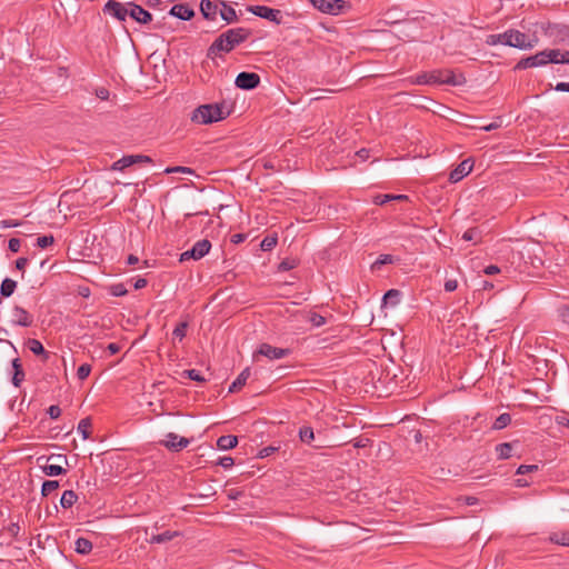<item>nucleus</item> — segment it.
<instances>
[{"instance_id":"16","label":"nucleus","mask_w":569,"mask_h":569,"mask_svg":"<svg viewBox=\"0 0 569 569\" xmlns=\"http://www.w3.org/2000/svg\"><path fill=\"white\" fill-rule=\"evenodd\" d=\"M11 321L16 326L30 327L33 323V317L24 308L14 306L11 311Z\"/></svg>"},{"instance_id":"10","label":"nucleus","mask_w":569,"mask_h":569,"mask_svg":"<svg viewBox=\"0 0 569 569\" xmlns=\"http://www.w3.org/2000/svg\"><path fill=\"white\" fill-rule=\"evenodd\" d=\"M291 353L289 348L273 347L269 343H261L254 353V358L263 356L269 360H278L288 357Z\"/></svg>"},{"instance_id":"35","label":"nucleus","mask_w":569,"mask_h":569,"mask_svg":"<svg viewBox=\"0 0 569 569\" xmlns=\"http://www.w3.org/2000/svg\"><path fill=\"white\" fill-rule=\"evenodd\" d=\"M510 422H511V416L509 413L505 412L496 418L492 428L496 430H501V429L506 428L507 426H509Z\"/></svg>"},{"instance_id":"7","label":"nucleus","mask_w":569,"mask_h":569,"mask_svg":"<svg viewBox=\"0 0 569 569\" xmlns=\"http://www.w3.org/2000/svg\"><path fill=\"white\" fill-rule=\"evenodd\" d=\"M248 11L276 24L282 23L283 16L279 9H273L267 6H250L248 7Z\"/></svg>"},{"instance_id":"47","label":"nucleus","mask_w":569,"mask_h":569,"mask_svg":"<svg viewBox=\"0 0 569 569\" xmlns=\"http://www.w3.org/2000/svg\"><path fill=\"white\" fill-rule=\"evenodd\" d=\"M309 322L313 326V327H321L323 325H326V318L319 313H311L310 317H309Z\"/></svg>"},{"instance_id":"51","label":"nucleus","mask_w":569,"mask_h":569,"mask_svg":"<svg viewBox=\"0 0 569 569\" xmlns=\"http://www.w3.org/2000/svg\"><path fill=\"white\" fill-rule=\"evenodd\" d=\"M218 465L224 469L231 468L234 465V460L230 456L221 457L218 461Z\"/></svg>"},{"instance_id":"1","label":"nucleus","mask_w":569,"mask_h":569,"mask_svg":"<svg viewBox=\"0 0 569 569\" xmlns=\"http://www.w3.org/2000/svg\"><path fill=\"white\" fill-rule=\"evenodd\" d=\"M251 32L249 29L239 27L222 32L208 48L207 58L214 59L220 53H229L237 46L244 42Z\"/></svg>"},{"instance_id":"5","label":"nucleus","mask_w":569,"mask_h":569,"mask_svg":"<svg viewBox=\"0 0 569 569\" xmlns=\"http://www.w3.org/2000/svg\"><path fill=\"white\" fill-rule=\"evenodd\" d=\"M37 462L42 469V472L48 477H57L67 473V470L61 466V462L68 465V458L64 455H50L48 457H39Z\"/></svg>"},{"instance_id":"52","label":"nucleus","mask_w":569,"mask_h":569,"mask_svg":"<svg viewBox=\"0 0 569 569\" xmlns=\"http://www.w3.org/2000/svg\"><path fill=\"white\" fill-rule=\"evenodd\" d=\"M94 94L101 100H108L110 98V91L104 87L97 88Z\"/></svg>"},{"instance_id":"58","label":"nucleus","mask_w":569,"mask_h":569,"mask_svg":"<svg viewBox=\"0 0 569 569\" xmlns=\"http://www.w3.org/2000/svg\"><path fill=\"white\" fill-rule=\"evenodd\" d=\"M27 263H28V259H27V258H24V257H20V258H18V259L16 260V268H17L18 270L23 271V270H24V268H26V266H27Z\"/></svg>"},{"instance_id":"21","label":"nucleus","mask_w":569,"mask_h":569,"mask_svg":"<svg viewBox=\"0 0 569 569\" xmlns=\"http://www.w3.org/2000/svg\"><path fill=\"white\" fill-rule=\"evenodd\" d=\"M169 13L184 21L190 20L194 16V11L186 3L172 6Z\"/></svg>"},{"instance_id":"12","label":"nucleus","mask_w":569,"mask_h":569,"mask_svg":"<svg viewBox=\"0 0 569 569\" xmlns=\"http://www.w3.org/2000/svg\"><path fill=\"white\" fill-rule=\"evenodd\" d=\"M234 84L242 90H253L260 84V77L254 72L242 71L237 76Z\"/></svg>"},{"instance_id":"2","label":"nucleus","mask_w":569,"mask_h":569,"mask_svg":"<svg viewBox=\"0 0 569 569\" xmlns=\"http://www.w3.org/2000/svg\"><path fill=\"white\" fill-rule=\"evenodd\" d=\"M548 63H569V51H560L559 49L539 51L533 56L519 60L515 66V70L543 67Z\"/></svg>"},{"instance_id":"49","label":"nucleus","mask_w":569,"mask_h":569,"mask_svg":"<svg viewBox=\"0 0 569 569\" xmlns=\"http://www.w3.org/2000/svg\"><path fill=\"white\" fill-rule=\"evenodd\" d=\"M54 242L53 236H41L37 239V246L40 248H47L48 246L52 244Z\"/></svg>"},{"instance_id":"37","label":"nucleus","mask_w":569,"mask_h":569,"mask_svg":"<svg viewBox=\"0 0 569 569\" xmlns=\"http://www.w3.org/2000/svg\"><path fill=\"white\" fill-rule=\"evenodd\" d=\"M278 242V237L274 236H267L262 239L260 243V248L262 251H271Z\"/></svg>"},{"instance_id":"56","label":"nucleus","mask_w":569,"mask_h":569,"mask_svg":"<svg viewBox=\"0 0 569 569\" xmlns=\"http://www.w3.org/2000/svg\"><path fill=\"white\" fill-rule=\"evenodd\" d=\"M370 442L369 438L360 437L353 440V447L357 449L366 448Z\"/></svg>"},{"instance_id":"31","label":"nucleus","mask_w":569,"mask_h":569,"mask_svg":"<svg viewBox=\"0 0 569 569\" xmlns=\"http://www.w3.org/2000/svg\"><path fill=\"white\" fill-rule=\"evenodd\" d=\"M17 288V282L10 278L2 280L0 286V295L4 298L10 297Z\"/></svg>"},{"instance_id":"46","label":"nucleus","mask_w":569,"mask_h":569,"mask_svg":"<svg viewBox=\"0 0 569 569\" xmlns=\"http://www.w3.org/2000/svg\"><path fill=\"white\" fill-rule=\"evenodd\" d=\"M183 375H186L189 379L198 381V382L206 381V378L196 369L184 370Z\"/></svg>"},{"instance_id":"40","label":"nucleus","mask_w":569,"mask_h":569,"mask_svg":"<svg viewBox=\"0 0 569 569\" xmlns=\"http://www.w3.org/2000/svg\"><path fill=\"white\" fill-rule=\"evenodd\" d=\"M188 328V322L182 321L176 326V328L172 331L173 338H178L179 340H182L186 337Z\"/></svg>"},{"instance_id":"60","label":"nucleus","mask_w":569,"mask_h":569,"mask_svg":"<svg viewBox=\"0 0 569 569\" xmlns=\"http://www.w3.org/2000/svg\"><path fill=\"white\" fill-rule=\"evenodd\" d=\"M500 271V269L495 266V264H490L488 267L485 268L483 272L488 276H492V274H496Z\"/></svg>"},{"instance_id":"25","label":"nucleus","mask_w":569,"mask_h":569,"mask_svg":"<svg viewBox=\"0 0 569 569\" xmlns=\"http://www.w3.org/2000/svg\"><path fill=\"white\" fill-rule=\"evenodd\" d=\"M26 345L32 353L37 356H42L43 360H48L49 352L46 351L42 343L38 339H28Z\"/></svg>"},{"instance_id":"36","label":"nucleus","mask_w":569,"mask_h":569,"mask_svg":"<svg viewBox=\"0 0 569 569\" xmlns=\"http://www.w3.org/2000/svg\"><path fill=\"white\" fill-rule=\"evenodd\" d=\"M405 199H408L407 196L405 194H398V196H393V194H378L375 197V203L376 204H385L389 201H392V200H405Z\"/></svg>"},{"instance_id":"45","label":"nucleus","mask_w":569,"mask_h":569,"mask_svg":"<svg viewBox=\"0 0 569 569\" xmlns=\"http://www.w3.org/2000/svg\"><path fill=\"white\" fill-rule=\"evenodd\" d=\"M91 372V366L89 363L81 365L77 370V377L79 380H84Z\"/></svg>"},{"instance_id":"22","label":"nucleus","mask_w":569,"mask_h":569,"mask_svg":"<svg viewBox=\"0 0 569 569\" xmlns=\"http://www.w3.org/2000/svg\"><path fill=\"white\" fill-rule=\"evenodd\" d=\"M219 14L226 24L234 23L239 20L236 10L223 0L220 2Z\"/></svg>"},{"instance_id":"44","label":"nucleus","mask_w":569,"mask_h":569,"mask_svg":"<svg viewBox=\"0 0 569 569\" xmlns=\"http://www.w3.org/2000/svg\"><path fill=\"white\" fill-rule=\"evenodd\" d=\"M110 293L113 297H122V296H126L128 293V290H127V288L124 287L123 283H116V284L111 286Z\"/></svg>"},{"instance_id":"27","label":"nucleus","mask_w":569,"mask_h":569,"mask_svg":"<svg viewBox=\"0 0 569 569\" xmlns=\"http://www.w3.org/2000/svg\"><path fill=\"white\" fill-rule=\"evenodd\" d=\"M401 292L397 289L388 290L382 297L383 306L396 307L400 302Z\"/></svg>"},{"instance_id":"11","label":"nucleus","mask_w":569,"mask_h":569,"mask_svg":"<svg viewBox=\"0 0 569 569\" xmlns=\"http://www.w3.org/2000/svg\"><path fill=\"white\" fill-rule=\"evenodd\" d=\"M319 11L328 14H339L346 2L343 0H309Z\"/></svg>"},{"instance_id":"43","label":"nucleus","mask_w":569,"mask_h":569,"mask_svg":"<svg viewBox=\"0 0 569 569\" xmlns=\"http://www.w3.org/2000/svg\"><path fill=\"white\" fill-rule=\"evenodd\" d=\"M164 173H188V174H194V170L192 168H189V167L177 166V167H168L167 169H164Z\"/></svg>"},{"instance_id":"32","label":"nucleus","mask_w":569,"mask_h":569,"mask_svg":"<svg viewBox=\"0 0 569 569\" xmlns=\"http://www.w3.org/2000/svg\"><path fill=\"white\" fill-rule=\"evenodd\" d=\"M512 445L502 442L496 446V452L499 459H508L511 457Z\"/></svg>"},{"instance_id":"8","label":"nucleus","mask_w":569,"mask_h":569,"mask_svg":"<svg viewBox=\"0 0 569 569\" xmlns=\"http://www.w3.org/2000/svg\"><path fill=\"white\" fill-rule=\"evenodd\" d=\"M102 12L118 21H126L127 17H129L128 2L122 3L116 0H108L102 8Z\"/></svg>"},{"instance_id":"9","label":"nucleus","mask_w":569,"mask_h":569,"mask_svg":"<svg viewBox=\"0 0 569 569\" xmlns=\"http://www.w3.org/2000/svg\"><path fill=\"white\" fill-rule=\"evenodd\" d=\"M211 249V242L208 239L197 241L191 249L184 251L180 256V261L189 259L199 260L203 258Z\"/></svg>"},{"instance_id":"61","label":"nucleus","mask_w":569,"mask_h":569,"mask_svg":"<svg viewBox=\"0 0 569 569\" xmlns=\"http://www.w3.org/2000/svg\"><path fill=\"white\" fill-rule=\"evenodd\" d=\"M147 284H148V281L144 278H138L134 281L133 287H134V289L138 290V289L144 288Z\"/></svg>"},{"instance_id":"64","label":"nucleus","mask_w":569,"mask_h":569,"mask_svg":"<svg viewBox=\"0 0 569 569\" xmlns=\"http://www.w3.org/2000/svg\"><path fill=\"white\" fill-rule=\"evenodd\" d=\"M563 322L569 323V307L563 308L560 313Z\"/></svg>"},{"instance_id":"54","label":"nucleus","mask_w":569,"mask_h":569,"mask_svg":"<svg viewBox=\"0 0 569 569\" xmlns=\"http://www.w3.org/2000/svg\"><path fill=\"white\" fill-rule=\"evenodd\" d=\"M48 415L51 419H58L61 416V409L57 405H52L48 408Z\"/></svg>"},{"instance_id":"63","label":"nucleus","mask_w":569,"mask_h":569,"mask_svg":"<svg viewBox=\"0 0 569 569\" xmlns=\"http://www.w3.org/2000/svg\"><path fill=\"white\" fill-rule=\"evenodd\" d=\"M476 233L477 232L473 229H469L462 234V239L466 241H470L475 238Z\"/></svg>"},{"instance_id":"62","label":"nucleus","mask_w":569,"mask_h":569,"mask_svg":"<svg viewBox=\"0 0 569 569\" xmlns=\"http://www.w3.org/2000/svg\"><path fill=\"white\" fill-rule=\"evenodd\" d=\"M107 350L111 353V355H116L120 351V346L118 343H109L107 346Z\"/></svg>"},{"instance_id":"14","label":"nucleus","mask_w":569,"mask_h":569,"mask_svg":"<svg viewBox=\"0 0 569 569\" xmlns=\"http://www.w3.org/2000/svg\"><path fill=\"white\" fill-rule=\"evenodd\" d=\"M151 158L142 154L123 156L121 159L114 161L111 169L114 171H122L123 169L140 162H151Z\"/></svg>"},{"instance_id":"38","label":"nucleus","mask_w":569,"mask_h":569,"mask_svg":"<svg viewBox=\"0 0 569 569\" xmlns=\"http://www.w3.org/2000/svg\"><path fill=\"white\" fill-rule=\"evenodd\" d=\"M59 488V481L57 480H46L41 487L42 496H49Z\"/></svg>"},{"instance_id":"29","label":"nucleus","mask_w":569,"mask_h":569,"mask_svg":"<svg viewBox=\"0 0 569 569\" xmlns=\"http://www.w3.org/2000/svg\"><path fill=\"white\" fill-rule=\"evenodd\" d=\"M74 546V550L80 555H88L92 550V542L83 537L78 538Z\"/></svg>"},{"instance_id":"33","label":"nucleus","mask_w":569,"mask_h":569,"mask_svg":"<svg viewBox=\"0 0 569 569\" xmlns=\"http://www.w3.org/2000/svg\"><path fill=\"white\" fill-rule=\"evenodd\" d=\"M299 439L303 443H310L315 439V432L311 427L303 426L299 430Z\"/></svg>"},{"instance_id":"17","label":"nucleus","mask_w":569,"mask_h":569,"mask_svg":"<svg viewBox=\"0 0 569 569\" xmlns=\"http://www.w3.org/2000/svg\"><path fill=\"white\" fill-rule=\"evenodd\" d=\"M440 71L439 70H433V71H430V72H422V73H419L415 77H410L409 78V81L411 84H419V86H423V84H441L440 83Z\"/></svg>"},{"instance_id":"24","label":"nucleus","mask_w":569,"mask_h":569,"mask_svg":"<svg viewBox=\"0 0 569 569\" xmlns=\"http://www.w3.org/2000/svg\"><path fill=\"white\" fill-rule=\"evenodd\" d=\"M13 376L12 383L14 387H20L21 382L24 380V371L22 369V365L19 358H14L12 360Z\"/></svg>"},{"instance_id":"41","label":"nucleus","mask_w":569,"mask_h":569,"mask_svg":"<svg viewBox=\"0 0 569 569\" xmlns=\"http://www.w3.org/2000/svg\"><path fill=\"white\" fill-rule=\"evenodd\" d=\"M20 526L19 522H10L8 526L3 527V531H6L10 537L18 539L20 535Z\"/></svg>"},{"instance_id":"20","label":"nucleus","mask_w":569,"mask_h":569,"mask_svg":"<svg viewBox=\"0 0 569 569\" xmlns=\"http://www.w3.org/2000/svg\"><path fill=\"white\" fill-rule=\"evenodd\" d=\"M440 76V83L441 84H449V86H463L467 80L462 73L456 74L452 70H439Z\"/></svg>"},{"instance_id":"42","label":"nucleus","mask_w":569,"mask_h":569,"mask_svg":"<svg viewBox=\"0 0 569 569\" xmlns=\"http://www.w3.org/2000/svg\"><path fill=\"white\" fill-rule=\"evenodd\" d=\"M393 262V256L380 254L379 258L372 263V269H379L381 266Z\"/></svg>"},{"instance_id":"57","label":"nucleus","mask_w":569,"mask_h":569,"mask_svg":"<svg viewBox=\"0 0 569 569\" xmlns=\"http://www.w3.org/2000/svg\"><path fill=\"white\" fill-rule=\"evenodd\" d=\"M247 239V234L246 233H234L231 236V242L234 243V244H239L241 242H243L244 240Z\"/></svg>"},{"instance_id":"13","label":"nucleus","mask_w":569,"mask_h":569,"mask_svg":"<svg viewBox=\"0 0 569 569\" xmlns=\"http://www.w3.org/2000/svg\"><path fill=\"white\" fill-rule=\"evenodd\" d=\"M189 443L190 440L188 438L180 437L174 432L167 433L166 439L160 441V445L172 452L181 451L183 448L188 447Z\"/></svg>"},{"instance_id":"23","label":"nucleus","mask_w":569,"mask_h":569,"mask_svg":"<svg viewBox=\"0 0 569 569\" xmlns=\"http://www.w3.org/2000/svg\"><path fill=\"white\" fill-rule=\"evenodd\" d=\"M250 377V368H244L240 375L237 377V379L230 385L229 392H237L240 390L247 382L248 378Z\"/></svg>"},{"instance_id":"39","label":"nucleus","mask_w":569,"mask_h":569,"mask_svg":"<svg viewBox=\"0 0 569 569\" xmlns=\"http://www.w3.org/2000/svg\"><path fill=\"white\" fill-rule=\"evenodd\" d=\"M550 540L557 545L569 547V531L553 533Z\"/></svg>"},{"instance_id":"6","label":"nucleus","mask_w":569,"mask_h":569,"mask_svg":"<svg viewBox=\"0 0 569 569\" xmlns=\"http://www.w3.org/2000/svg\"><path fill=\"white\" fill-rule=\"evenodd\" d=\"M543 34L552 40L553 43H567L569 26L563 23L546 22L540 26Z\"/></svg>"},{"instance_id":"34","label":"nucleus","mask_w":569,"mask_h":569,"mask_svg":"<svg viewBox=\"0 0 569 569\" xmlns=\"http://www.w3.org/2000/svg\"><path fill=\"white\" fill-rule=\"evenodd\" d=\"M91 420L90 418H83L78 423V432L81 433L83 439L90 438V429H91Z\"/></svg>"},{"instance_id":"26","label":"nucleus","mask_w":569,"mask_h":569,"mask_svg":"<svg viewBox=\"0 0 569 569\" xmlns=\"http://www.w3.org/2000/svg\"><path fill=\"white\" fill-rule=\"evenodd\" d=\"M238 445V438L236 436L227 435L221 436L217 440V447L220 450H230Z\"/></svg>"},{"instance_id":"55","label":"nucleus","mask_w":569,"mask_h":569,"mask_svg":"<svg viewBox=\"0 0 569 569\" xmlns=\"http://www.w3.org/2000/svg\"><path fill=\"white\" fill-rule=\"evenodd\" d=\"M445 291L453 292L458 288V281L456 279H448L443 284Z\"/></svg>"},{"instance_id":"59","label":"nucleus","mask_w":569,"mask_h":569,"mask_svg":"<svg viewBox=\"0 0 569 569\" xmlns=\"http://www.w3.org/2000/svg\"><path fill=\"white\" fill-rule=\"evenodd\" d=\"M553 89L556 91L569 92V82H558Z\"/></svg>"},{"instance_id":"30","label":"nucleus","mask_w":569,"mask_h":569,"mask_svg":"<svg viewBox=\"0 0 569 569\" xmlns=\"http://www.w3.org/2000/svg\"><path fill=\"white\" fill-rule=\"evenodd\" d=\"M78 500V496L73 490H66L60 499V505L62 508L68 509L71 508Z\"/></svg>"},{"instance_id":"48","label":"nucleus","mask_w":569,"mask_h":569,"mask_svg":"<svg viewBox=\"0 0 569 569\" xmlns=\"http://www.w3.org/2000/svg\"><path fill=\"white\" fill-rule=\"evenodd\" d=\"M297 261L295 259H283L279 266H278V270L279 271H288V270H291L293 268L297 267Z\"/></svg>"},{"instance_id":"4","label":"nucleus","mask_w":569,"mask_h":569,"mask_svg":"<svg viewBox=\"0 0 569 569\" xmlns=\"http://www.w3.org/2000/svg\"><path fill=\"white\" fill-rule=\"evenodd\" d=\"M190 119L197 124H209L223 120L224 116L219 104H202L192 111Z\"/></svg>"},{"instance_id":"28","label":"nucleus","mask_w":569,"mask_h":569,"mask_svg":"<svg viewBox=\"0 0 569 569\" xmlns=\"http://www.w3.org/2000/svg\"><path fill=\"white\" fill-rule=\"evenodd\" d=\"M178 536H180L179 531L166 530V531H163L161 533L152 535L150 537V542L151 543H164L167 541L172 540L174 537H178Z\"/></svg>"},{"instance_id":"53","label":"nucleus","mask_w":569,"mask_h":569,"mask_svg":"<svg viewBox=\"0 0 569 569\" xmlns=\"http://www.w3.org/2000/svg\"><path fill=\"white\" fill-rule=\"evenodd\" d=\"M21 247V241L18 238H11L8 242V248L11 252H18Z\"/></svg>"},{"instance_id":"18","label":"nucleus","mask_w":569,"mask_h":569,"mask_svg":"<svg viewBox=\"0 0 569 569\" xmlns=\"http://www.w3.org/2000/svg\"><path fill=\"white\" fill-rule=\"evenodd\" d=\"M221 0H201L200 11L206 20H216Z\"/></svg>"},{"instance_id":"3","label":"nucleus","mask_w":569,"mask_h":569,"mask_svg":"<svg viewBox=\"0 0 569 569\" xmlns=\"http://www.w3.org/2000/svg\"><path fill=\"white\" fill-rule=\"evenodd\" d=\"M486 43L488 46L505 44L521 50H528L535 47V43L529 40L526 33L516 29H509L503 33L489 34L486 38Z\"/></svg>"},{"instance_id":"19","label":"nucleus","mask_w":569,"mask_h":569,"mask_svg":"<svg viewBox=\"0 0 569 569\" xmlns=\"http://www.w3.org/2000/svg\"><path fill=\"white\" fill-rule=\"evenodd\" d=\"M473 162L471 159H466L461 161L449 174L450 182H458L462 180L467 174L472 170Z\"/></svg>"},{"instance_id":"15","label":"nucleus","mask_w":569,"mask_h":569,"mask_svg":"<svg viewBox=\"0 0 569 569\" xmlns=\"http://www.w3.org/2000/svg\"><path fill=\"white\" fill-rule=\"evenodd\" d=\"M129 17L141 24H147L152 21V14L134 2H128Z\"/></svg>"},{"instance_id":"50","label":"nucleus","mask_w":569,"mask_h":569,"mask_svg":"<svg viewBox=\"0 0 569 569\" xmlns=\"http://www.w3.org/2000/svg\"><path fill=\"white\" fill-rule=\"evenodd\" d=\"M538 470L537 465H520L516 471L517 475H526Z\"/></svg>"}]
</instances>
